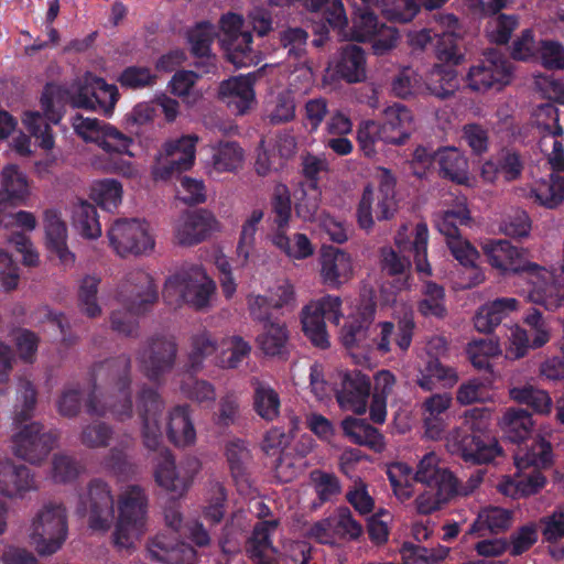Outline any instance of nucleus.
I'll return each mask as SVG.
<instances>
[{
  "label": "nucleus",
  "instance_id": "1",
  "mask_svg": "<svg viewBox=\"0 0 564 564\" xmlns=\"http://www.w3.org/2000/svg\"><path fill=\"white\" fill-rule=\"evenodd\" d=\"M95 379L104 384V391L95 388L87 402V412L97 416L109 415L117 422H127L138 413L144 446L150 451H159L162 444L159 415L163 410V401L155 390L145 388L140 391L134 409L129 358L120 356L100 364L95 371Z\"/></svg>",
  "mask_w": 564,
  "mask_h": 564
},
{
  "label": "nucleus",
  "instance_id": "2",
  "mask_svg": "<svg viewBox=\"0 0 564 564\" xmlns=\"http://www.w3.org/2000/svg\"><path fill=\"white\" fill-rule=\"evenodd\" d=\"M115 496L102 479H91L79 498L77 512L83 514L88 528L106 533L115 523L113 544L119 550H130L148 530L149 496L140 485L126 486L118 496V517L115 522Z\"/></svg>",
  "mask_w": 564,
  "mask_h": 564
},
{
  "label": "nucleus",
  "instance_id": "3",
  "mask_svg": "<svg viewBox=\"0 0 564 564\" xmlns=\"http://www.w3.org/2000/svg\"><path fill=\"white\" fill-rule=\"evenodd\" d=\"M118 89L107 84L102 78L90 73L77 78L69 87L56 84L45 86L41 97L40 111H26L22 122L36 139L37 144L50 151L54 148V137L50 123H57L62 117L65 104L76 108L96 109L97 107L107 116L111 115L118 100Z\"/></svg>",
  "mask_w": 564,
  "mask_h": 564
},
{
  "label": "nucleus",
  "instance_id": "4",
  "mask_svg": "<svg viewBox=\"0 0 564 564\" xmlns=\"http://www.w3.org/2000/svg\"><path fill=\"white\" fill-rule=\"evenodd\" d=\"M18 394L13 416L15 431L11 436L12 451L17 457L30 464H39L53 449L56 436L45 431L39 422L24 423L32 416L36 404V392L29 380H20Z\"/></svg>",
  "mask_w": 564,
  "mask_h": 564
},
{
  "label": "nucleus",
  "instance_id": "5",
  "mask_svg": "<svg viewBox=\"0 0 564 564\" xmlns=\"http://www.w3.org/2000/svg\"><path fill=\"white\" fill-rule=\"evenodd\" d=\"M156 300L158 291L152 276L142 270L129 272L118 291L122 308L113 311L110 316L112 329L126 336L134 335L138 316L145 313Z\"/></svg>",
  "mask_w": 564,
  "mask_h": 564
},
{
  "label": "nucleus",
  "instance_id": "6",
  "mask_svg": "<svg viewBox=\"0 0 564 564\" xmlns=\"http://www.w3.org/2000/svg\"><path fill=\"white\" fill-rule=\"evenodd\" d=\"M215 282L200 264H183L165 282L163 299L173 308L186 304L195 310H205L215 294Z\"/></svg>",
  "mask_w": 564,
  "mask_h": 564
},
{
  "label": "nucleus",
  "instance_id": "7",
  "mask_svg": "<svg viewBox=\"0 0 564 564\" xmlns=\"http://www.w3.org/2000/svg\"><path fill=\"white\" fill-rule=\"evenodd\" d=\"M414 481L427 488L415 499L416 510L422 514L440 509L458 491L456 477L441 463L435 452H429L420 459L414 473Z\"/></svg>",
  "mask_w": 564,
  "mask_h": 564
},
{
  "label": "nucleus",
  "instance_id": "8",
  "mask_svg": "<svg viewBox=\"0 0 564 564\" xmlns=\"http://www.w3.org/2000/svg\"><path fill=\"white\" fill-rule=\"evenodd\" d=\"M68 536V511L61 501H45L34 512L29 525L31 545L41 556L58 552Z\"/></svg>",
  "mask_w": 564,
  "mask_h": 564
},
{
  "label": "nucleus",
  "instance_id": "9",
  "mask_svg": "<svg viewBox=\"0 0 564 564\" xmlns=\"http://www.w3.org/2000/svg\"><path fill=\"white\" fill-rule=\"evenodd\" d=\"M107 238L113 252L126 258L145 256L155 247L151 226L137 218H118L107 229Z\"/></svg>",
  "mask_w": 564,
  "mask_h": 564
},
{
  "label": "nucleus",
  "instance_id": "10",
  "mask_svg": "<svg viewBox=\"0 0 564 564\" xmlns=\"http://www.w3.org/2000/svg\"><path fill=\"white\" fill-rule=\"evenodd\" d=\"M470 426L453 429L445 438L447 451L462 457L465 462L487 464L501 454V447L489 433H469Z\"/></svg>",
  "mask_w": 564,
  "mask_h": 564
},
{
  "label": "nucleus",
  "instance_id": "11",
  "mask_svg": "<svg viewBox=\"0 0 564 564\" xmlns=\"http://www.w3.org/2000/svg\"><path fill=\"white\" fill-rule=\"evenodd\" d=\"M199 470L200 462L196 457H185L176 465L170 451L164 448L159 453L154 478L156 484L174 498H182Z\"/></svg>",
  "mask_w": 564,
  "mask_h": 564
},
{
  "label": "nucleus",
  "instance_id": "12",
  "mask_svg": "<svg viewBox=\"0 0 564 564\" xmlns=\"http://www.w3.org/2000/svg\"><path fill=\"white\" fill-rule=\"evenodd\" d=\"M199 141L196 134H185L166 140L156 156L152 170L155 180H167L174 174L191 170L196 160V145Z\"/></svg>",
  "mask_w": 564,
  "mask_h": 564
},
{
  "label": "nucleus",
  "instance_id": "13",
  "mask_svg": "<svg viewBox=\"0 0 564 564\" xmlns=\"http://www.w3.org/2000/svg\"><path fill=\"white\" fill-rule=\"evenodd\" d=\"M243 24V18L237 13H227L220 20V44L228 62L236 67L257 64V55L251 46L252 34Z\"/></svg>",
  "mask_w": 564,
  "mask_h": 564
},
{
  "label": "nucleus",
  "instance_id": "14",
  "mask_svg": "<svg viewBox=\"0 0 564 564\" xmlns=\"http://www.w3.org/2000/svg\"><path fill=\"white\" fill-rule=\"evenodd\" d=\"M340 305L338 296L326 295L311 302L303 310V332L314 346L323 349L329 346L325 318L338 325L341 317Z\"/></svg>",
  "mask_w": 564,
  "mask_h": 564
},
{
  "label": "nucleus",
  "instance_id": "15",
  "mask_svg": "<svg viewBox=\"0 0 564 564\" xmlns=\"http://www.w3.org/2000/svg\"><path fill=\"white\" fill-rule=\"evenodd\" d=\"M534 123L541 132L540 149L547 159L552 171H564V147L561 137L563 129L558 124V111L552 104L540 105L534 113Z\"/></svg>",
  "mask_w": 564,
  "mask_h": 564
},
{
  "label": "nucleus",
  "instance_id": "16",
  "mask_svg": "<svg viewBox=\"0 0 564 564\" xmlns=\"http://www.w3.org/2000/svg\"><path fill=\"white\" fill-rule=\"evenodd\" d=\"M72 126L84 141L96 143L107 153H127L132 143L131 138L116 127L96 118L76 115L72 119Z\"/></svg>",
  "mask_w": 564,
  "mask_h": 564
},
{
  "label": "nucleus",
  "instance_id": "17",
  "mask_svg": "<svg viewBox=\"0 0 564 564\" xmlns=\"http://www.w3.org/2000/svg\"><path fill=\"white\" fill-rule=\"evenodd\" d=\"M511 65L497 51H488L479 64L473 66L467 75L468 86L476 91L490 88L500 89L510 83Z\"/></svg>",
  "mask_w": 564,
  "mask_h": 564
},
{
  "label": "nucleus",
  "instance_id": "18",
  "mask_svg": "<svg viewBox=\"0 0 564 564\" xmlns=\"http://www.w3.org/2000/svg\"><path fill=\"white\" fill-rule=\"evenodd\" d=\"M351 40L372 42L375 54L383 55L397 46L399 36L395 29L380 23L377 17L368 10H359L354 20Z\"/></svg>",
  "mask_w": 564,
  "mask_h": 564
},
{
  "label": "nucleus",
  "instance_id": "19",
  "mask_svg": "<svg viewBox=\"0 0 564 564\" xmlns=\"http://www.w3.org/2000/svg\"><path fill=\"white\" fill-rule=\"evenodd\" d=\"M333 384L336 400L341 410L356 414L366 412L371 388L370 380L366 375L359 371L338 372Z\"/></svg>",
  "mask_w": 564,
  "mask_h": 564
},
{
  "label": "nucleus",
  "instance_id": "20",
  "mask_svg": "<svg viewBox=\"0 0 564 564\" xmlns=\"http://www.w3.org/2000/svg\"><path fill=\"white\" fill-rule=\"evenodd\" d=\"M524 323L529 330L520 327L511 329L510 346L507 350V357L511 359L523 357L530 348L544 346L551 338V328L539 311L529 313Z\"/></svg>",
  "mask_w": 564,
  "mask_h": 564
},
{
  "label": "nucleus",
  "instance_id": "21",
  "mask_svg": "<svg viewBox=\"0 0 564 564\" xmlns=\"http://www.w3.org/2000/svg\"><path fill=\"white\" fill-rule=\"evenodd\" d=\"M177 345L172 336L153 337L139 356L140 367L151 380L169 372L176 359Z\"/></svg>",
  "mask_w": 564,
  "mask_h": 564
},
{
  "label": "nucleus",
  "instance_id": "22",
  "mask_svg": "<svg viewBox=\"0 0 564 564\" xmlns=\"http://www.w3.org/2000/svg\"><path fill=\"white\" fill-rule=\"evenodd\" d=\"M32 196V181L15 164H7L0 172V223L7 207L26 205Z\"/></svg>",
  "mask_w": 564,
  "mask_h": 564
},
{
  "label": "nucleus",
  "instance_id": "23",
  "mask_svg": "<svg viewBox=\"0 0 564 564\" xmlns=\"http://www.w3.org/2000/svg\"><path fill=\"white\" fill-rule=\"evenodd\" d=\"M319 276L325 285L338 289L354 276L351 256L339 248H323L319 256Z\"/></svg>",
  "mask_w": 564,
  "mask_h": 564
},
{
  "label": "nucleus",
  "instance_id": "24",
  "mask_svg": "<svg viewBox=\"0 0 564 564\" xmlns=\"http://www.w3.org/2000/svg\"><path fill=\"white\" fill-rule=\"evenodd\" d=\"M216 224L212 214L196 210L181 215L174 223V241L181 246H194L207 238Z\"/></svg>",
  "mask_w": 564,
  "mask_h": 564
},
{
  "label": "nucleus",
  "instance_id": "25",
  "mask_svg": "<svg viewBox=\"0 0 564 564\" xmlns=\"http://www.w3.org/2000/svg\"><path fill=\"white\" fill-rule=\"evenodd\" d=\"M434 19L435 25L432 29L434 36L437 37L435 44L437 57L444 62L458 64L462 54L457 48L456 41L463 33L458 19L452 13H438Z\"/></svg>",
  "mask_w": 564,
  "mask_h": 564
},
{
  "label": "nucleus",
  "instance_id": "26",
  "mask_svg": "<svg viewBox=\"0 0 564 564\" xmlns=\"http://www.w3.org/2000/svg\"><path fill=\"white\" fill-rule=\"evenodd\" d=\"M254 77L256 74H249L223 80L218 89L219 99L237 115H245L256 102Z\"/></svg>",
  "mask_w": 564,
  "mask_h": 564
},
{
  "label": "nucleus",
  "instance_id": "27",
  "mask_svg": "<svg viewBox=\"0 0 564 564\" xmlns=\"http://www.w3.org/2000/svg\"><path fill=\"white\" fill-rule=\"evenodd\" d=\"M484 253L487 256L489 263L503 271L527 273V269L533 262L525 259V252L512 246L508 240H486L481 245Z\"/></svg>",
  "mask_w": 564,
  "mask_h": 564
},
{
  "label": "nucleus",
  "instance_id": "28",
  "mask_svg": "<svg viewBox=\"0 0 564 564\" xmlns=\"http://www.w3.org/2000/svg\"><path fill=\"white\" fill-rule=\"evenodd\" d=\"M43 224L47 248L56 254L64 268L73 267L75 254L68 249V230L61 212L55 208L45 209L43 213Z\"/></svg>",
  "mask_w": 564,
  "mask_h": 564
},
{
  "label": "nucleus",
  "instance_id": "29",
  "mask_svg": "<svg viewBox=\"0 0 564 564\" xmlns=\"http://www.w3.org/2000/svg\"><path fill=\"white\" fill-rule=\"evenodd\" d=\"M37 489L32 470L12 460H0V494L8 498H23Z\"/></svg>",
  "mask_w": 564,
  "mask_h": 564
},
{
  "label": "nucleus",
  "instance_id": "30",
  "mask_svg": "<svg viewBox=\"0 0 564 564\" xmlns=\"http://www.w3.org/2000/svg\"><path fill=\"white\" fill-rule=\"evenodd\" d=\"M148 554L165 564H195L197 558L194 547L166 534H158L148 543Z\"/></svg>",
  "mask_w": 564,
  "mask_h": 564
},
{
  "label": "nucleus",
  "instance_id": "31",
  "mask_svg": "<svg viewBox=\"0 0 564 564\" xmlns=\"http://www.w3.org/2000/svg\"><path fill=\"white\" fill-rule=\"evenodd\" d=\"M383 142L388 144H404L413 130L414 119L410 109L404 105L394 102L382 111Z\"/></svg>",
  "mask_w": 564,
  "mask_h": 564
},
{
  "label": "nucleus",
  "instance_id": "32",
  "mask_svg": "<svg viewBox=\"0 0 564 564\" xmlns=\"http://www.w3.org/2000/svg\"><path fill=\"white\" fill-rule=\"evenodd\" d=\"M397 210L395 198L375 192L367 187L360 199L357 220L360 228L369 230L375 224V218L386 220L391 218Z\"/></svg>",
  "mask_w": 564,
  "mask_h": 564
},
{
  "label": "nucleus",
  "instance_id": "33",
  "mask_svg": "<svg viewBox=\"0 0 564 564\" xmlns=\"http://www.w3.org/2000/svg\"><path fill=\"white\" fill-rule=\"evenodd\" d=\"M279 527L275 519L258 522L247 541L246 552L254 564H273L278 554L272 543V535Z\"/></svg>",
  "mask_w": 564,
  "mask_h": 564
},
{
  "label": "nucleus",
  "instance_id": "34",
  "mask_svg": "<svg viewBox=\"0 0 564 564\" xmlns=\"http://www.w3.org/2000/svg\"><path fill=\"white\" fill-rule=\"evenodd\" d=\"M243 161L245 152L237 142H219L210 147V159L206 164V170L210 176L236 173L242 167Z\"/></svg>",
  "mask_w": 564,
  "mask_h": 564
},
{
  "label": "nucleus",
  "instance_id": "35",
  "mask_svg": "<svg viewBox=\"0 0 564 564\" xmlns=\"http://www.w3.org/2000/svg\"><path fill=\"white\" fill-rule=\"evenodd\" d=\"M256 341L265 356L284 358L289 354L290 332L285 323L268 319L263 322Z\"/></svg>",
  "mask_w": 564,
  "mask_h": 564
},
{
  "label": "nucleus",
  "instance_id": "36",
  "mask_svg": "<svg viewBox=\"0 0 564 564\" xmlns=\"http://www.w3.org/2000/svg\"><path fill=\"white\" fill-rule=\"evenodd\" d=\"M216 31L214 25L207 22L198 23L188 32V42L192 52L200 58L196 66L204 74L214 73L216 69V57L210 55V45L215 39Z\"/></svg>",
  "mask_w": 564,
  "mask_h": 564
},
{
  "label": "nucleus",
  "instance_id": "37",
  "mask_svg": "<svg viewBox=\"0 0 564 564\" xmlns=\"http://www.w3.org/2000/svg\"><path fill=\"white\" fill-rule=\"evenodd\" d=\"M459 380L457 370L437 358H430L416 375V384L425 392H431L440 382L444 388H453Z\"/></svg>",
  "mask_w": 564,
  "mask_h": 564
},
{
  "label": "nucleus",
  "instance_id": "38",
  "mask_svg": "<svg viewBox=\"0 0 564 564\" xmlns=\"http://www.w3.org/2000/svg\"><path fill=\"white\" fill-rule=\"evenodd\" d=\"M336 74L348 83H360L366 79V56L361 47L355 44L344 46L335 62Z\"/></svg>",
  "mask_w": 564,
  "mask_h": 564
},
{
  "label": "nucleus",
  "instance_id": "39",
  "mask_svg": "<svg viewBox=\"0 0 564 564\" xmlns=\"http://www.w3.org/2000/svg\"><path fill=\"white\" fill-rule=\"evenodd\" d=\"M518 307L519 302L513 297H501L489 302L482 305L475 315V327L480 333H489Z\"/></svg>",
  "mask_w": 564,
  "mask_h": 564
},
{
  "label": "nucleus",
  "instance_id": "40",
  "mask_svg": "<svg viewBox=\"0 0 564 564\" xmlns=\"http://www.w3.org/2000/svg\"><path fill=\"white\" fill-rule=\"evenodd\" d=\"M166 434L176 446L192 445L196 440V431L186 405H176L169 411Z\"/></svg>",
  "mask_w": 564,
  "mask_h": 564
},
{
  "label": "nucleus",
  "instance_id": "41",
  "mask_svg": "<svg viewBox=\"0 0 564 564\" xmlns=\"http://www.w3.org/2000/svg\"><path fill=\"white\" fill-rule=\"evenodd\" d=\"M295 2L308 11L321 12L333 28L343 29L347 25L348 20L341 0H269V4L274 7H285Z\"/></svg>",
  "mask_w": 564,
  "mask_h": 564
},
{
  "label": "nucleus",
  "instance_id": "42",
  "mask_svg": "<svg viewBox=\"0 0 564 564\" xmlns=\"http://www.w3.org/2000/svg\"><path fill=\"white\" fill-rule=\"evenodd\" d=\"M552 449L550 443L543 438H534L531 444L520 446L514 453V465L519 473H524L530 467L532 471L544 468L551 464Z\"/></svg>",
  "mask_w": 564,
  "mask_h": 564
},
{
  "label": "nucleus",
  "instance_id": "43",
  "mask_svg": "<svg viewBox=\"0 0 564 564\" xmlns=\"http://www.w3.org/2000/svg\"><path fill=\"white\" fill-rule=\"evenodd\" d=\"M375 308L367 305L356 317H352L347 322L340 335L341 341L347 348H371L368 336Z\"/></svg>",
  "mask_w": 564,
  "mask_h": 564
},
{
  "label": "nucleus",
  "instance_id": "44",
  "mask_svg": "<svg viewBox=\"0 0 564 564\" xmlns=\"http://www.w3.org/2000/svg\"><path fill=\"white\" fill-rule=\"evenodd\" d=\"M133 445V437L127 434L104 457L102 468L119 480H124L135 473L134 465L130 462L128 451Z\"/></svg>",
  "mask_w": 564,
  "mask_h": 564
},
{
  "label": "nucleus",
  "instance_id": "45",
  "mask_svg": "<svg viewBox=\"0 0 564 564\" xmlns=\"http://www.w3.org/2000/svg\"><path fill=\"white\" fill-rule=\"evenodd\" d=\"M345 435L355 444L368 446L376 452L384 448L382 434L365 420L347 416L341 422Z\"/></svg>",
  "mask_w": 564,
  "mask_h": 564
},
{
  "label": "nucleus",
  "instance_id": "46",
  "mask_svg": "<svg viewBox=\"0 0 564 564\" xmlns=\"http://www.w3.org/2000/svg\"><path fill=\"white\" fill-rule=\"evenodd\" d=\"M452 401V395L444 392L432 394L422 402V419L430 437L436 438L440 436L443 430L440 417L451 408Z\"/></svg>",
  "mask_w": 564,
  "mask_h": 564
},
{
  "label": "nucleus",
  "instance_id": "47",
  "mask_svg": "<svg viewBox=\"0 0 564 564\" xmlns=\"http://www.w3.org/2000/svg\"><path fill=\"white\" fill-rule=\"evenodd\" d=\"M253 387V408L257 414L265 421H273L280 414L281 400L279 393L260 379L251 380Z\"/></svg>",
  "mask_w": 564,
  "mask_h": 564
},
{
  "label": "nucleus",
  "instance_id": "48",
  "mask_svg": "<svg viewBox=\"0 0 564 564\" xmlns=\"http://www.w3.org/2000/svg\"><path fill=\"white\" fill-rule=\"evenodd\" d=\"M286 228L275 229L270 236L271 243L289 258L303 260L314 253V247L306 235L294 234L292 238L286 236Z\"/></svg>",
  "mask_w": 564,
  "mask_h": 564
},
{
  "label": "nucleus",
  "instance_id": "49",
  "mask_svg": "<svg viewBox=\"0 0 564 564\" xmlns=\"http://www.w3.org/2000/svg\"><path fill=\"white\" fill-rule=\"evenodd\" d=\"M72 224L79 235L86 239H97L101 236V226L95 206L79 200L72 207Z\"/></svg>",
  "mask_w": 564,
  "mask_h": 564
},
{
  "label": "nucleus",
  "instance_id": "50",
  "mask_svg": "<svg viewBox=\"0 0 564 564\" xmlns=\"http://www.w3.org/2000/svg\"><path fill=\"white\" fill-rule=\"evenodd\" d=\"M441 172L445 177L458 183L467 184L468 162L464 154L456 148H445L435 153Z\"/></svg>",
  "mask_w": 564,
  "mask_h": 564
},
{
  "label": "nucleus",
  "instance_id": "51",
  "mask_svg": "<svg viewBox=\"0 0 564 564\" xmlns=\"http://www.w3.org/2000/svg\"><path fill=\"white\" fill-rule=\"evenodd\" d=\"M198 75L193 70L176 72L170 83L171 93L178 97L186 107L196 106L204 96L202 89L196 87Z\"/></svg>",
  "mask_w": 564,
  "mask_h": 564
},
{
  "label": "nucleus",
  "instance_id": "52",
  "mask_svg": "<svg viewBox=\"0 0 564 564\" xmlns=\"http://www.w3.org/2000/svg\"><path fill=\"white\" fill-rule=\"evenodd\" d=\"M499 424L505 435L513 443L524 441L533 427L532 416L525 410L516 408L508 409Z\"/></svg>",
  "mask_w": 564,
  "mask_h": 564
},
{
  "label": "nucleus",
  "instance_id": "53",
  "mask_svg": "<svg viewBox=\"0 0 564 564\" xmlns=\"http://www.w3.org/2000/svg\"><path fill=\"white\" fill-rule=\"evenodd\" d=\"M544 484L545 478L540 471H531L524 478L505 476L498 484V489L502 495L514 499L535 494Z\"/></svg>",
  "mask_w": 564,
  "mask_h": 564
},
{
  "label": "nucleus",
  "instance_id": "54",
  "mask_svg": "<svg viewBox=\"0 0 564 564\" xmlns=\"http://www.w3.org/2000/svg\"><path fill=\"white\" fill-rule=\"evenodd\" d=\"M534 202L547 208H554L564 200V176L551 174L542 180L530 192Z\"/></svg>",
  "mask_w": 564,
  "mask_h": 564
},
{
  "label": "nucleus",
  "instance_id": "55",
  "mask_svg": "<svg viewBox=\"0 0 564 564\" xmlns=\"http://www.w3.org/2000/svg\"><path fill=\"white\" fill-rule=\"evenodd\" d=\"M226 457L231 476L237 482L239 490L248 482L247 466L250 462V452L243 441L235 440L226 445Z\"/></svg>",
  "mask_w": 564,
  "mask_h": 564
},
{
  "label": "nucleus",
  "instance_id": "56",
  "mask_svg": "<svg viewBox=\"0 0 564 564\" xmlns=\"http://www.w3.org/2000/svg\"><path fill=\"white\" fill-rule=\"evenodd\" d=\"M84 467L73 456L57 453L54 454L48 470V478L54 484H70L83 474Z\"/></svg>",
  "mask_w": 564,
  "mask_h": 564
},
{
  "label": "nucleus",
  "instance_id": "57",
  "mask_svg": "<svg viewBox=\"0 0 564 564\" xmlns=\"http://www.w3.org/2000/svg\"><path fill=\"white\" fill-rule=\"evenodd\" d=\"M510 397L518 403L530 406L538 414H549L552 410L553 402L545 390L539 389L531 384L523 387H514L510 390Z\"/></svg>",
  "mask_w": 564,
  "mask_h": 564
},
{
  "label": "nucleus",
  "instance_id": "58",
  "mask_svg": "<svg viewBox=\"0 0 564 564\" xmlns=\"http://www.w3.org/2000/svg\"><path fill=\"white\" fill-rule=\"evenodd\" d=\"M458 88L457 75L452 67L435 66L429 75L425 90L438 98L449 97Z\"/></svg>",
  "mask_w": 564,
  "mask_h": 564
},
{
  "label": "nucleus",
  "instance_id": "59",
  "mask_svg": "<svg viewBox=\"0 0 564 564\" xmlns=\"http://www.w3.org/2000/svg\"><path fill=\"white\" fill-rule=\"evenodd\" d=\"M122 194V185L111 178L97 181L90 188V198L108 212L116 209L121 204Z\"/></svg>",
  "mask_w": 564,
  "mask_h": 564
},
{
  "label": "nucleus",
  "instance_id": "60",
  "mask_svg": "<svg viewBox=\"0 0 564 564\" xmlns=\"http://www.w3.org/2000/svg\"><path fill=\"white\" fill-rule=\"evenodd\" d=\"M367 7H377L389 19L399 22H409L417 13L415 0H361Z\"/></svg>",
  "mask_w": 564,
  "mask_h": 564
},
{
  "label": "nucleus",
  "instance_id": "61",
  "mask_svg": "<svg viewBox=\"0 0 564 564\" xmlns=\"http://www.w3.org/2000/svg\"><path fill=\"white\" fill-rule=\"evenodd\" d=\"M469 219V212L462 200L455 209L444 210L435 216V226L445 236L446 242L459 236L458 225L466 224Z\"/></svg>",
  "mask_w": 564,
  "mask_h": 564
},
{
  "label": "nucleus",
  "instance_id": "62",
  "mask_svg": "<svg viewBox=\"0 0 564 564\" xmlns=\"http://www.w3.org/2000/svg\"><path fill=\"white\" fill-rule=\"evenodd\" d=\"M100 280L93 275L85 276L78 288V307L87 317L96 318L101 315L97 293Z\"/></svg>",
  "mask_w": 564,
  "mask_h": 564
},
{
  "label": "nucleus",
  "instance_id": "63",
  "mask_svg": "<svg viewBox=\"0 0 564 564\" xmlns=\"http://www.w3.org/2000/svg\"><path fill=\"white\" fill-rule=\"evenodd\" d=\"M264 216L262 209H253L242 224L237 246V256L246 263L256 245V235L259 224Z\"/></svg>",
  "mask_w": 564,
  "mask_h": 564
},
{
  "label": "nucleus",
  "instance_id": "64",
  "mask_svg": "<svg viewBox=\"0 0 564 564\" xmlns=\"http://www.w3.org/2000/svg\"><path fill=\"white\" fill-rule=\"evenodd\" d=\"M511 512L499 507L484 508L471 525L473 532H479L484 529L490 532H500L508 529L511 524Z\"/></svg>",
  "mask_w": 564,
  "mask_h": 564
}]
</instances>
